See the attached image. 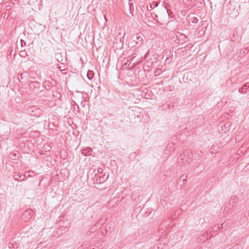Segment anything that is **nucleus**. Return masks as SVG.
<instances>
[{"label":"nucleus","mask_w":249,"mask_h":249,"mask_svg":"<svg viewBox=\"0 0 249 249\" xmlns=\"http://www.w3.org/2000/svg\"><path fill=\"white\" fill-rule=\"evenodd\" d=\"M26 177V174H25L24 175L21 174L20 173H15L13 175V178L18 181H21L25 179Z\"/></svg>","instance_id":"obj_3"},{"label":"nucleus","mask_w":249,"mask_h":249,"mask_svg":"<svg viewBox=\"0 0 249 249\" xmlns=\"http://www.w3.org/2000/svg\"><path fill=\"white\" fill-rule=\"evenodd\" d=\"M43 87L45 88V89L46 90H49L50 89H51V88H52L50 82L49 81H46L44 82Z\"/></svg>","instance_id":"obj_14"},{"label":"nucleus","mask_w":249,"mask_h":249,"mask_svg":"<svg viewBox=\"0 0 249 249\" xmlns=\"http://www.w3.org/2000/svg\"><path fill=\"white\" fill-rule=\"evenodd\" d=\"M178 160V162L181 164L188 163L191 161L192 158L190 157L189 152L185 151L180 155V158Z\"/></svg>","instance_id":"obj_1"},{"label":"nucleus","mask_w":249,"mask_h":249,"mask_svg":"<svg viewBox=\"0 0 249 249\" xmlns=\"http://www.w3.org/2000/svg\"><path fill=\"white\" fill-rule=\"evenodd\" d=\"M108 178V175L106 176L105 174H104L103 176L100 177L99 178V183H103Z\"/></svg>","instance_id":"obj_12"},{"label":"nucleus","mask_w":249,"mask_h":249,"mask_svg":"<svg viewBox=\"0 0 249 249\" xmlns=\"http://www.w3.org/2000/svg\"><path fill=\"white\" fill-rule=\"evenodd\" d=\"M167 14H168V16H170V14H169V13H168V11H167Z\"/></svg>","instance_id":"obj_30"},{"label":"nucleus","mask_w":249,"mask_h":249,"mask_svg":"<svg viewBox=\"0 0 249 249\" xmlns=\"http://www.w3.org/2000/svg\"><path fill=\"white\" fill-rule=\"evenodd\" d=\"M159 3L157 1H153L152 4H150L149 5H147V10L150 11L152 10L154 7H156L158 6Z\"/></svg>","instance_id":"obj_10"},{"label":"nucleus","mask_w":249,"mask_h":249,"mask_svg":"<svg viewBox=\"0 0 249 249\" xmlns=\"http://www.w3.org/2000/svg\"><path fill=\"white\" fill-rule=\"evenodd\" d=\"M231 123L230 122H227L224 124L223 126H222V129H224L225 131H229L231 127Z\"/></svg>","instance_id":"obj_11"},{"label":"nucleus","mask_w":249,"mask_h":249,"mask_svg":"<svg viewBox=\"0 0 249 249\" xmlns=\"http://www.w3.org/2000/svg\"><path fill=\"white\" fill-rule=\"evenodd\" d=\"M232 207L230 206V205H228L227 202H226L224 206L223 213H227L229 212V211Z\"/></svg>","instance_id":"obj_16"},{"label":"nucleus","mask_w":249,"mask_h":249,"mask_svg":"<svg viewBox=\"0 0 249 249\" xmlns=\"http://www.w3.org/2000/svg\"><path fill=\"white\" fill-rule=\"evenodd\" d=\"M176 36L178 38L179 41H180L181 44H183L187 41L188 37L183 34L178 32Z\"/></svg>","instance_id":"obj_4"},{"label":"nucleus","mask_w":249,"mask_h":249,"mask_svg":"<svg viewBox=\"0 0 249 249\" xmlns=\"http://www.w3.org/2000/svg\"><path fill=\"white\" fill-rule=\"evenodd\" d=\"M151 17H152V18L154 20L157 21V19H156V18H158V16L155 14H152V13H151Z\"/></svg>","instance_id":"obj_22"},{"label":"nucleus","mask_w":249,"mask_h":249,"mask_svg":"<svg viewBox=\"0 0 249 249\" xmlns=\"http://www.w3.org/2000/svg\"><path fill=\"white\" fill-rule=\"evenodd\" d=\"M187 178V175H183L180 177V178L179 179L178 182V185L179 183V182H182V184H184V182L186 181V178Z\"/></svg>","instance_id":"obj_13"},{"label":"nucleus","mask_w":249,"mask_h":249,"mask_svg":"<svg viewBox=\"0 0 249 249\" xmlns=\"http://www.w3.org/2000/svg\"><path fill=\"white\" fill-rule=\"evenodd\" d=\"M29 85L31 89L36 88L38 89L40 87V83L37 81L30 82Z\"/></svg>","instance_id":"obj_9"},{"label":"nucleus","mask_w":249,"mask_h":249,"mask_svg":"<svg viewBox=\"0 0 249 249\" xmlns=\"http://www.w3.org/2000/svg\"><path fill=\"white\" fill-rule=\"evenodd\" d=\"M32 210L31 209H28L24 211L21 216V218L24 221H28L32 218Z\"/></svg>","instance_id":"obj_2"},{"label":"nucleus","mask_w":249,"mask_h":249,"mask_svg":"<svg viewBox=\"0 0 249 249\" xmlns=\"http://www.w3.org/2000/svg\"><path fill=\"white\" fill-rule=\"evenodd\" d=\"M129 7L130 8V7H131L130 3H129Z\"/></svg>","instance_id":"obj_31"},{"label":"nucleus","mask_w":249,"mask_h":249,"mask_svg":"<svg viewBox=\"0 0 249 249\" xmlns=\"http://www.w3.org/2000/svg\"><path fill=\"white\" fill-rule=\"evenodd\" d=\"M92 151V150L91 148L86 147L82 150V153L83 155L87 156L88 155H90Z\"/></svg>","instance_id":"obj_7"},{"label":"nucleus","mask_w":249,"mask_h":249,"mask_svg":"<svg viewBox=\"0 0 249 249\" xmlns=\"http://www.w3.org/2000/svg\"><path fill=\"white\" fill-rule=\"evenodd\" d=\"M31 172L32 173H33V174L34 173V172H33V171H29V172H26V173H31Z\"/></svg>","instance_id":"obj_28"},{"label":"nucleus","mask_w":249,"mask_h":249,"mask_svg":"<svg viewBox=\"0 0 249 249\" xmlns=\"http://www.w3.org/2000/svg\"><path fill=\"white\" fill-rule=\"evenodd\" d=\"M235 200H236V197H235L233 199H231L230 200H229L228 202H227V204L228 205H230V206L232 207L234 206V205L235 203Z\"/></svg>","instance_id":"obj_17"},{"label":"nucleus","mask_w":249,"mask_h":249,"mask_svg":"<svg viewBox=\"0 0 249 249\" xmlns=\"http://www.w3.org/2000/svg\"><path fill=\"white\" fill-rule=\"evenodd\" d=\"M143 35L141 34L138 33L136 35V44L138 45V47L140 46L143 43V39H142Z\"/></svg>","instance_id":"obj_5"},{"label":"nucleus","mask_w":249,"mask_h":249,"mask_svg":"<svg viewBox=\"0 0 249 249\" xmlns=\"http://www.w3.org/2000/svg\"><path fill=\"white\" fill-rule=\"evenodd\" d=\"M31 177H33V176L32 175H31V174H29V175H28V176H26V178H27L26 179L28 178H31Z\"/></svg>","instance_id":"obj_26"},{"label":"nucleus","mask_w":249,"mask_h":249,"mask_svg":"<svg viewBox=\"0 0 249 249\" xmlns=\"http://www.w3.org/2000/svg\"><path fill=\"white\" fill-rule=\"evenodd\" d=\"M24 43V45L26 44V43L25 41H24L22 39H21V45L23 46V44L22 43Z\"/></svg>","instance_id":"obj_27"},{"label":"nucleus","mask_w":249,"mask_h":249,"mask_svg":"<svg viewBox=\"0 0 249 249\" xmlns=\"http://www.w3.org/2000/svg\"><path fill=\"white\" fill-rule=\"evenodd\" d=\"M27 73L26 72L22 73L18 76V79L19 81L24 79L25 77H27Z\"/></svg>","instance_id":"obj_18"},{"label":"nucleus","mask_w":249,"mask_h":249,"mask_svg":"<svg viewBox=\"0 0 249 249\" xmlns=\"http://www.w3.org/2000/svg\"><path fill=\"white\" fill-rule=\"evenodd\" d=\"M128 60H127L126 59H124L122 60V64L124 67H125V68H127L128 66L130 65V63L128 64Z\"/></svg>","instance_id":"obj_19"},{"label":"nucleus","mask_w":249,"mask_h":249,"mask_svg":"<svg viewBox=\"0 0 249 249\" xmlns=\"http://www.w3.org/2000/svg\"><path fill=\"white\" fill-rule=\"evenodd\" d=\"M87 77L89 80H91L94 76V72L93 71L89 70L88 71L87 74Z\"/></svg>","instance_id":"obj_15"},{"label":"nucleus","mask_w":249,"mask_h":249,"mask_svg":"<svg viewBox=\"0 0 249 249\" xmlns=\"http://www.w3.org/2000/svg\"><path fill=\"white\" fill-rule=\"evenodd\" d=\"M183 2L185 4H186L187 2H189L190 0H182Z\"/></svg>","instance_id":"obj_25"},{"label":"nucleus","mask_w":249,"mask_h":249,"mask_svg":"<svg viewBox=\"0 0 249 249\" xmlns=\"http://www.w3.org/2000/svg\"><path fill=\"white\" fill-rule=\"evenodd\" d=\"M191 21L193 23H197L198 21L197 18L196 17H193L191 18Z\"/></svg>","instance_id":"obj_20"},{"label":"nucleus","mask_w":249,"mask_h":249,"mask_svg":"<svg viewBox=\"0 0 249 249\" xmlns=\"http://www.w3.org/2000/svg\"><path fill=\"white\" fill-rule=\"evenodd\" d=\"M159 55L157 54H155L152 56L149 60L148 63H150L151 65L156 63L158 61Z\"/></svg>","instance_id":"obj_6"},{"label":"nucleus","mask_w":249,"mask_h":249,"mask_svg":"<svg viewBox=\"0 0 249 249\" xmlns=\"http://www.w3.org/2000/svg\"><path fill=\"white\" fill-rule=\"evenodd\" d=\"M96 228H97V226L96 225H95V226L92 227L91 228L90 230L93 231V230H95Z\"/></svg>","instance_id":"obj_24"},{"label":"nucleus","mask_w":249,"mask_h":249,"mask_svg":"<svg viewBox=\"0 0 249 249\" xmlns=\"http://www.w3.org/2000/svg\"><path fill=\"white\" fill-rule=\"evenodd\" d=\"M248 89H249V83H246L239 89L238 92L244 93Z\"/></svg>","instance_id":"obj_8"},{"label":"nucleus","mask_w":249,"mask_h":249,"mask_svg":"<svg viewBox=\"0 0 249 249\" xmlns=\"http://www.w3.org/2000/svg\"><path fill=\"white\" fill-rule=\"evenodd\" d=\"M133 59V58L131 56H129L127 58V60H128V61H132Z\"/></svg>","instance_id":"obj_23"},{"label":"nucleus","mask_w":249,"mask_h":249,"mask_svg":"<svg viewBox=\"0 0 249 249\" xmlns=\"http://www.w3.org/2000/svg\"><path fill=\"white\" fill-rule=\"evenodd\" d=\"M10 156H11L10 158L12 160H16V158L17 157H18V156H17V154H12L11 155H10Z\"/></svg>","instance_id":"obj_21"},{"label":"nucleus","mask_w":249,"mask_h":249,"mask_svg":"<svg viewBox=\"0 0 249 249\" xmlns=\"http://www.w3.org/2000/svg\"><path fill=\"white\" fill-rule=\"evenodd\" d=\"M56 93L57 94H58V95H59V97L61 96V95H60V94L59 93H58V92H56Z\"/></svg>","instance_id":"obj_29"}]
</instances>
